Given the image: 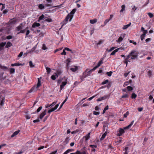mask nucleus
I'll use <instances>...</instances> for the list:
<instances>
[{"mask_svg":"<svg viewBox=\"0 0 154 154\" xmlns=\"http://www.w3.org/2000/svg\"><path fill=\"white\" fill-rule=\"evenodd\" d=\"M29 63V66L33 68L34 67L35 65L32 64V61H30Z\"/></svg>","mask_w":154,"mask_h":154,"instance_id":"36","label":"nucleus"},{"mask_svg":"<svg viewBox=\"0 0 154 154\" xmlns=\"http://www.w3.org/2000/svg\"><path fill=\"white\" fill-rule=\"evenodd\" d=\"M103 58H101L98 62L97 66L99 67L103 63Z\"/></svg>","mask_w":154,"mask_h":154,"instance_id":"24","label":"nucleus"},{"mask_svg":"<svg viewBox=\"0 0 154 154\" xmlns=\"http://www.w3.org/2000/svg\"><path fill=\"white\" fill-rule=\"evenodd\" d=\"M42 106H40L39 107L37 110L36 112H38L42 109Z\"/></svg>","mask_w":154,"mask_h":154,"instance_id":"48","label":"nucleus"},{"mask_svg":"<svg viewBox=\"0 0 154 154\" xmlns=\"http://www.w3.org/2000/svg\"><path fill=\"white\" fill-rule=\"evenodd\" d=\"M0 68L5 71L8 70V68L6 66L1 65Z\"/></svg>","mask_w":154,"mask_h":154,"instance_id":"22","label":"nucleus"},{"mask_svg":"<svg viewBox=\"0 0 154 154\" xmlns=\"http://www.w3.org/2000/svg\"><path fill=\"white\" fill-rule=\"evenodd\" d=\"M20 132V131H15L12 135L11 136V137H13L14 136L17 135Z\"/></svg>","mask_w":154,"mask_h":154,"instance_id":"26","label":"nucleus"},{"mask_svg":"<svg viewBox=\"0 0 154 154\" xmlns=\"http://www.w3.org/2000/svg\"><path fill=\"white\" fill-rule=\"evenodd\" d=\"M103 132L105 131H105H107L108 133L109 132V131L108 129V125L107 124L105 123L104 124L103 128Z\"/></svg>","mask_w":154,"mask_h":154,"instance_id":"10","label":"nucleus"},{"mask_svg":"<svg viewBox=\"0 0 154 154\" xmlns=\"http://www.w3.org/2000/svg\"><path fill=\"white\" fill-rule=\"evenodd\" d=\"M90 133H89L85 137L86 140H88L90 138Z\"/></svg>","mask_w":154,"mask_h":154,"instance_id":"31","label":"nucleus"},{"mask_svg":"<svg viewBox=\"0 0 154 154\" xmlns=\"http://www.w3.org/2000/svg\"><path fill=\"white\" fill-rule=\"evenodd\" d=\"M97 21V20L96 19H95L93 20H90V23L91 24H94L96 23Z\"/></svg>","mask_w":154,"mask_h":154,"instance_id":"27","label":"nucleus"},{"mask_svg":"<svg viewBox=\"0 0 154 154\" xmlns=\"http://www.w3.org/2000/svg\"><path fill=\"white\" fill-rule=\"evenodd\" d=\"M126 34L125 33H122L121 34V36L117 40L118 42L120 43L123 40V38L125 36Z\"/></svg>","mask_w":154,"mask_h":154,"instance_id":"6","label":"nucleus"},{"mask_svg":"<svg viewBox=\"0 0 154 154\" xmlns=\"http://www.w3.org/2000/svg\"><path fill=\"white\" fill-rule=\"evenodd\" d=\"M77 154H86V152L85 151L81 152L77 150L76 151Z\"/></svg>","mask_w":154,"mask_h":154,"instance_id":"29","label":"nucleus"},{"mask_svg":"<svg viewBox=\"0 0 154 154\" xmlns=\"http://www.w3.org/2000/svg\"><path fill=\"white\" fill-rule=\"evenodd\" d=\"M109 20H110L109 19H106L105 20L104 22V24L105 25L109 21Z\"/></svg>","mask_w":154,"mask_h":154,"instance_id":"60","label":"nucleus"},{"mask_svg":"<svg viewBox=\"0 0 154 154\" xmlns=\"http://www.w3.org/2000/svg\"><path fill=\"white\" fill-rule=\"evenodd\" d=\"M112 72L110 71L109 72H106V74H107V75L109 76H110L112 74Z\"/></svg>","mask_w":154,"mask_h":154,"instance_id":"47","label":"nucleus"},{"mask_svg":"<svg viewBox=\"0 0 154 154\" xmlns=\"http://www.w3.org/2000/svg\"><path fill=\"white\" fill-rule=\"evenodd\" d=\"M42 78H38V83L36 85L34 86L29 91V93L35 92L38 90V88L41 86V79Z\"/></svg>","mask_w":154,"mask_h":154,"instance_id":"3","label":"nucleus"},{"mask_svg":"<svg viewBox=\"0 0 154 154\" xmlns=\"http://www.w3.org/2000/svg\"><path fill=\"white\" fill-rule=\"evenodd\" d=\"M23 52H21L20 53V54H19L18 55V57H21L22 56V55H23Z\"/></svg>","mask_w":154,"mask_h":154,"instance_id":"59","label":"nucleus"},{"mask_svg":"<svg viewBox=\"0 0 154 154\" xmlns=\"http://www.w3.org/2000/svg\"><path fill=\"white\" fill-rule=\"evenodd\" d=\"M99 112H97L94 111L93 112V114L95 115H98L99 114Z\"/></svg>","mask_w":154,"mask_h":154,"instance_id":"64","label":"nucleus"},{"mask_svg":"<svg viewBox=\"0 0 154 154\" xmlns=\"http://www.w3.org/2000/svg\"><path fill=\"white\" fill-rule=\"evenodd\" d=\"M22 28L23 26H22L21 25H19L17 27V31H18L21 29Z\"/></svg>","mask_w":154,"mask_h":154,"instance_id":"30","label":"nucleus"},{"mask_svg":"<svg viewBox=\"0 0 154 154\" xmlns=\"http://www.w3.org/2000/svg\"><path fill=\"white\" fill-rule=\"evenodd\" d=\"M125 5H122V9L120 11V12H123L125 10Z\"/></svg>","mask_w":154,"mask_h":154,"instance_id":"44","label":"nucleus"},{"mask_svg":"<svg viewBox=\"0 0 154 154\" xmlns=\"http://www.w3.org/2000/svg\"><path fill=\"white\" fill-rule=\"evenodd\" d=\"M128 95L127 94H125L122 96V98H128Z\"/></svg>","mask_w":154,"mask_h":154,"instance_id":"46","label":"nucleus"},{"mask_svg":"<svg viewBox=\"0 0 154 154\" xmlns=\"http://www.w3.org/2000/svg\"><path fill=\"white\" fill-rule=\"evenodd\" d=\"M55 110V109L54 108V107L52 108L51 109L49 110H48V113H50L51 112L54 111Z\"/></svg>","mask_w":154,"mask_h":154,"instance_id":"38","label":"nucleus"},{"mask_svg":"<svg viewBox=\"0 0 154 154\" xmlns=\"http://www.w3.org/2000/svg\"><path fill=\"white\" fill-rule=\"evenodd\" d=\"M125 131L123 129L120 128L118 131H117V136H120L125 133Z\"/></svg>","mask_w":154,"mask_h":154,"instance_id":"8","label":"nucleus"},{"mask_svg":"<svg viewBox=\"0 0 154 154\" xmlns=\"http://www.w3.org/2000/svg\"><path fill=\"white\" fill-rule=\"evenodd\" d=\"M76 11V9H73L68 14L63 22L62 26L66 24L67 23L68 20L69 19V21H71L72 18L73 17L74 14L75 13Z\"/></svg>","mask_w":154,"mask_h":154,"instance_id":"2","label":"nucleus"},{"mask_svg":"<svg viewBox=\"0 0 154 154\" xmlns=\"http://www.w3.org/2000/svg\"><path fill=\"white\" fill-rule=\"evenodd\" d=\"M6 44V42H2L0 43V51L3 50L4 49V47Z\"/></svg>","mask_w":154,"mask_h":154,"instance_id":"11","label":"nucleus"},{"mask_svg":"<svg viewBox=\"0 0 154 154\" xmlns=\"http://www.w3.org/2000/svg\"><path fill=\"white\" fill-rule=\"evenodd\" d=\"M145 35L142 34L140 36V39L142 41H143L145 38Z\"/></svg>","mask_w":154,"mask_h":154,"instance_id":"52","label":"nucleus"},{"mask_svg":"<svg viewBox=\"0 0 154 154\" xmlns=\"http://www.w3.org/2000/svg\"><path fill=\"white\" fill-rule=\"evenodd\" d=\"M12 46V44L10 42H8L7 43V44L6 43L5 47V48H8L11 47Z\"/></svg>","mask_w":154,"mask_h":154,"instance_id":"18","label":"nucleus"},{"mask_svg":"<svg viewBox=\"0 0 154 154\" xmlns=\"http://www.w3.org/2000/svg\"><path fill=\"white\" fill-rule=\"evenodd\" d=\"M109 82V81L108 80H106L105 81H104L103 82H102L101 84L102 85H104L106 84L107 83Z\"/></svg>","mask_w":154,"mask_h":154,"instance_id":"45","label":"nucleus"},{"mask_svg":"<svg viewBox=\"0 0 154 154\" xmlns=\"http://www.w3.org/2000/svg\"><path fill=\"white\" fill-rule=\"evenodd\" d=\"M137 96V95L136 94H135L134 93H133L131 94V97L132 99L135 98Z\"/></svg>","mask_w":154,"mask_h":154,"instance_id":"34","label":"nucleus"},{"mask_svg":"<svg viewBox=\"0 0 154 154\" xmlns=\"http://www.w3.org/2000/svg\"><path fill=\"white\" fill-rule=\"evenodd\" d=\"M77 69H78L77 67L71 68H70V70L73 72L76 71L77 70Z\"/></svg>","mask_w":154,"mask_h":154,"instance_id":"39","label":"nucleus"},{"mask_svg":"<svg viewBox=\"0 0 154 154\" xmlns=\"http://www.w3.org/2000/svg\"><path fill=\"white\" fill-rule=\"evenodd\" d=\"M122 138L121 137H119L117 138V141L116 142L120 143L121 142Z\"/></svg>","mask_w":154,"mask_h":154,"instance_id":"41","label":"nucleus"},{"mask_svg":"<svg viewBox=\"0 0 154 154\" xmlns=\"http://www.w3.org/2000/svg\"><path fill=\"white\" fill-rule=\"evenodd\" d=\"M18 22V20L14 18L10 20L9 21V23L10 25L14 24L17 23Z\"/></svg>","mask_w":154,"mask_h":154,"instance_id":"7","label":"nucleus"},{"mask_svg":"<svg viewBox=\"0 0 154 154\" xmlns=\"http://www.w3.org/2000/svg\"><path fill=\"white\" fill-rule=\"evenodd\" d=\"M40 24L39 23L35 22L32 25V27L34 28L35 27H38L40 26Z\"/></svg>","mask_w":154,"mask_h":154,"instance_id":"16","label":"nucleus"},{"mask_svg":"<svg viewBox=\"0 0 154 154\" xmlns=\"http://www.w3.org/2000/svg\"><path fill=\"white\" fill-rule=\"evenodd\" d=\"M61 54L62 55H65L66 54V53L65 51V50L64 49L63 50V52L61 53Z\"/></svg>","mask_w":154,"mask_h":154,"instance_id":"54","label":"nucleus"},{"mask_svg":"<svg viewBox=\"0 0 154 154\" xmlns=\"http://www.w3.org/2000/svg\"><path fill=\"white\" fill-rule=\"evenodd\" d=\"M115 48H116V47H112L109 50H108V51L109 52H111V51H112Z\"/></svg>","mask_w":154,"mask_h":154,"instance_id":"58","label":"nucleus"},{"mask_svg":"<svg viewBox=\"0 0 154 154\" xmlns=\"http://www.w3.org/2000/svg\"><path fill=\"white\" fill-rule=\"evenodd\" d=\"M80 131V130H79V129H77L75 131H72L71 132V133L72 134H75L79 132Z\"/></svg>","mask_w":154,"mask_h":154,"instance_id":"37","label":"nucleus"},{"mask_svg":"<svg viewBox=\"0 0 154 154\" xmlns=\"http://www.w3.org/2000/svg\"><path fill=\"white\" fill-rule=\"evenodd\" d=\"M98 67V66H95L91 70V71H94Z\"/></svg>","mask_w":154,"mask_h":154,"instance_id":"61","label":"nucleus"},{"mask_svg":"<svg viewBox=\"0 0 154 154\" xmlns=\"http://www.w3.org/2000/svg\"><path fill=\"white\" fill-rule=\"evenodd\" d=\"M120 48H117V49H115L110 54V55H114L115 54V53L118 52L119 51V50L120 49Z\"/></svg>","mask_w":154,"mask_h":154,"instance_id":"19","label":"nucleus"},{"mask_svg":"<svg viewBox=\"0 0 154 154\" xmlns=\"http://www.w3.org/2000/svg\"><path fill=\"white\" fill-rule=\"evenodd\" d=\"M107 131H105V133L102 135L101 137L100 138V140H102L105 138L106 134L108 133Z\"/></svg>","mask_w":154,"mask_h":154,"instance_id":"17","label":"nucleus"},{"mask_svg":"<svg viewBox=\"0 0 154 154\" xmlns=\"http://www.w3.org/2000/svg\"><path fill=\"white\" fill-rule=\"evenodd\" d=\"M42 49L44 50H45L47 48L45 45L44 44H43L42 45Z\"/></svg>","mask_w":154,"mask_h":154,"instance_id":"50","label":"nucleus"},{"mask_svg":"<svg viewBox=\"0 0 154 154\" xmlns=\"http://www.w3.org/2000/svg\"><path fill=\"white\" fill-rule=\"evenodd\" d=\"M134 122V121H132L131 123L128 125V126H127L126 127H125L124 128V130H126V129H128L131 127V126L133 125Z\"/></svg>","mask_w":154,"mask_h":154,"instance_id":"14","label":"nucleus"},{"mask_svg":"<svg viewBox=\"0 0 154 154\" xmlns=\"http://www.w3.org/2000/svg\"><path fill=\"white\" fill-rule=\"evenodd\" d=\"M66 81L62 82V84L60 85V89L61 90H62L63 88H64V86L66 85Z\"/></svg>","mask_w":154,"mask_h":154,"instance_id":"15","label":"nucleus"},{"mask_svg":"<svg viewBox=\"0 0 154 154\" xmlns=\"http://www.w3.org/2000/svg\"><path fill=\"white\" fill-rule=\"evenodd\" d=\"M148 14L149 17L151 18L153 16V14L151 13H148Z\"/></svg>","mask_w":154,"mask_h":154,"instance_id":"51","label":"nucleus"},{"mask_svg":"<svg viewBox=\"0 0 154 154\" xmlns=\"http://www.w3.org/2000/svg\"><path fill=\"white\" fill-rule=\"evenodd\" d=\"M91 72V70H88L86 69L83 73V77H87L90 75Z\"/></svg>","mask_w":154,"mask_h":154,"instance_id":"4","label":"nucleus"},{"mask_svg":"<svg viewBox=\"0 0 154 154\" xmlns=\"http://www.w3.org/2000/svg\"><path fill=\"white\" fill-rule=\"evenodd\" d=\"M57 103V101L54 102H53L52 103L50 104V106H51V107H52L54 106L55 104H56V103Z\"/></svg>","mask_w":154,"mask_h":154,"instance_id":"57","label":"nucleus"},{"mask_svg":"<svg viewBox=\"0 0 154 154\" xmlns=\"http://www.w3.org/2000/svg\"><path fill=\"white\" fill-rule=\"evenodd\" d=\"M29 33H30V31L29 30H28L26 31V37H28V35L29 34Z\"/></svg>","mask_w":154,"mask_h":154,"instance_id":"56","label":"nucleus"},{"mask_svg":"<svg viewBox=\"0 0 154 154\" xmlns=\"http://www.w3.org/2000/svg\"><path fill=\"white\" fill-rule=\"evenodd\" d=\"M46 69L47 70V73L49 74L51 71V69L49 67H46Z\"/></svg>","mask_w":154,"mask_h":154,"instance_id":"32","label":"nucleus"},{"mask_svg":"<svg viewBox=\"0 0 154 154\" xmlns=\"http://www.w3.org/2000/svg\"><path fill=\"white\" fill-rule=\"evenodd\" d=\"M103 58H101L98 62L97 66L99 67L103 63Z\"/></svg>","mask_w":154,"mask_h":154,"instance_id":"23","label":"nucleus"},{"mask_svg":"<svg viewBox=\"0 0 154 154\" xmlns=\"http://www.w3.org/2000/svg\"><path fill=\"white\" fill-rule=\"evenodd\" d=\"M50 7V8H54V7H60V6L59 5H57V6H52V4H48V3H46V4H45V7Z\"/></svg>","mask_w":154,"mask_h":154,"instance_id":"12","label":"nucleus"},{"mask_svg":"<svg viewBox=\"0 0 154 154\" xmlns=\"http://www.w3.org/2000/svg\"><path fill=\"white\" fill-rule=\"evenodd\" d=\"M129 114V112L128 111L126 112L124 114V117L126 118L127 116Z\"/></svg>","mask_w":154,"mask_h":154,"instance_id":"53","label":"nucleus"},{"mask_svg":"<svg viewBox=\"0 0 154 154\" xmlns=\"http://www.w3.org/2000/svg\"><path fill=\"white\" fill-rule=\"evenodd\" d=\"M12 38V36L11 35H9L6 37V38L7 39H10Z\"/></svg>","mask_w":154,"mask_h":154,"instance_id":"55","label":"nucleus"},{"mask_svg":"<svg viewBox=\"0 0 154 154\" xmlns=\"http://www.w3.org/2000/svg\"><path fill=\"white\" fill-rule=\"evenodd\" d=\"M28 28V27H27L25 29L20 30V32H18L17 34H19L20 33H24L25 32L26 30V29Z\"/></svg>","mask_w":154,"mask_h":154,"instance_id":"28","label":"nucleus"},{"mask_svg":"<svg viewBox=\"0 0 154 154\" xmlns=\"http://www.w3.org/2000/svg\"><path fill=\"white\" fill-rule=\"evenodd\" d=\"M20 65H22V64L21 63H12L11 64V66H19Z\"/></svg>","mask_w":154,"mask_h":154,"instance_id":"20","label":"nucleus"},{"mask_svg":"<svg viewBox=\"0 0 154 154\" xmlns=\"http://www.w3.org/2000/svg\"><path fill=\"white\" fill-rule=\"evenodd\" d=\"M45 21H47L48 22H51L52 21V20L50 18H47L45 20Z\"/></svg>","mask_w":154,"mask_h":154,"instance_id":"42","label":"nucleus"},{"mask_svg":"<svg viewBox=\"0 0 154 154\" xmlns=\"http://www.w3.org/2000/svg\"><path fill=\"white\" fill-rule=\"evenodd\" d=\"M63 78H62V79H59L57 81V83L59 84H60L61 83V82L62 81V80H63Z\"/></svg>","mask_w":154,"mask_h":154,"instance_id":"62","label":"nucleus"},{"mask_svg":"<svg viewBox=\"0 0 154 154\" xmlns=\"http://www.w3.org/2000/svg\"><path fill=\"white\" fill-rule=\"evenodd\" d=\"M45 16L44 14L40 16L39 18V20H42L44 19Z\"/></svg>","mask_w":154,"mask_h":154,"instance_id":"43","label":"nucleus"},{"mask_svg":"<svg viewBox=\"0 0 154 154\" xmlns=\"http://www.w3.org/2000/svg\"><path fill=\"white\" fill-rule=\"evenodd\" d=\"M89 146L91 148H93V147L96 148L97 147V145H90Z\"/></svg>","mask_w":154,"mask_h":154,"instance_id":"49","label":"nucleus"},{"mask_svg":"<svg viewBox=\"0 0 154 154\" xmlns=\"http://www.w3.org/2000/svg\"><path fill=\"white\" fill-rule=\"evenodd\" d=\"M5 102V97H2V96H0V105L3 106L4 103Z\"/></svg>","mask_w":154,"mask_h":154,"instance_id":"9","label":"nucleus"},{"mask_svg":"<svg viewBox=\"0 0 154 154\" xmlns=\"http://www.w3.org/2000/svg\"><path fill=\"white\" fill-rule=\"evenodd\" d=\"M45 6L42 4H40L38 5V8L40 10H42L45 8Z\"/></svg>","mask_w":154,"mask_h":154,"instance_id":"25","label":"nucleus"},{"mask_svg":"<svg viewBox=\"0 0 154 154\" xmlns=\"http://www.w3.org/2000/svg\"><path fill=\"white\" fill-rule=\"evenodd\" d=\"M15 69L13 68H11L10 69V73H13L15 72Z\"/></svg>","mask_w":154,"mask_h":154,"instance_id":"40","label":"nucleus"},{"mask_svg":"<svg viewBox=\"0 0 154 154\" xmlns=\"http://www.w3.org/2000/svg\"><path fill=\"white\" fill-rule=\"evenodd\" d=\"M69 141V137H66L64 141V143L65 144H67L68 143Z\"/></svg>","mask_w":154,"mask_h":154,"instance_id":"33","label":"nucleus"},{"mask_svg":"<svg viewBox=\"0 0 154 154\" xmlns=\"http://www.w3.org/2000/svg\"><path fill=\"white\" fill-rule=\"evenodd\" d=\"M127 88L128 91H131L133 89V88L130 86H128L127 87Z\"/></svg>","mask_w":154,"mask_h":154,"instance_id":"35","label":"nucleus"},{"mask_svg":"<svg viewBox=\"0 0 154 154\" xmlns=\"http://www.w3.org/2000/svg\"><path fill=\"white\" fill-rule=\"evenodd\" d=\"M139 54V52L136 50H132L125 59L124 63L127 65L128 62H130L131 59L134 60L136 59L138 57Z\"/></svg>","mask_w":154,"mask_h":154,"instance_id":"1","label":"nucleus"},{"mask_svg":"<svg viewBox=\"0 0 154 154\" xmlns=\"http://www.w3.org/2000/svg\"><path fill=\"white\" fill-rule=\"evenodd\" d=\"M62 72V71L61 70L58 69L57 71L56 72L54 73V75H52L51 77H56V76L58 77L61 74Z\"/></svg>","mask_w":154,"mask_h":154,"instance_id":"5","label":"nucleus"},{"mask_svg":"<svg viewBox=\"0 0 154 154\" xmlns=\"http://www.w3.org/2000/svg\"><path fill=\"white\" fill-rule=\"evenodd\" d=\"M46 110H45L40 115L39 118L40 119H42L43 117L46 115Z\"/></svg>","mask_w":154,"mask_h":154,"instance_id":"13","label":"nucleus"},{"mask_svg":"<svg viewBox=\"0 0 154 154\" xmlns=\"http://www.w3.org/2000/svg\"><path fill=\"white\" fill-rule=\"evenodd\" d=\"M131 23H130L129 24L127 25H124L123 27H122V29H127L129 26H131Z\"/></svg>","mask_w":154,"mask_h":154,"instance_id":"21","label":"nucleus"},{"mask_svg":"<svg viewBox=\"0 0 154 154\" xmlns=\"http://www.w3.org/2000/svg\"><path fill=\"white\" fill-rule=\"evenodd\" d=\"M40 122V120L39 119H36L34 120L33 122L34 123L38 122Z\"/></svg>","mask_w":154,"mask_h":154,"instance_id":"63","label":"nucleus"}]
</instances>
